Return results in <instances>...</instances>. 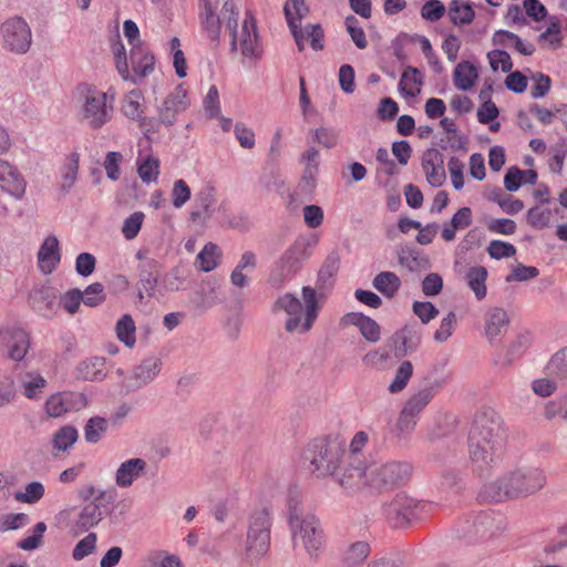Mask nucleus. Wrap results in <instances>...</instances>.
Returning <instances> with one entry per match:
<instances>
[{
	"mask_svg": "<svg viewBox=\"0 0 567 567\" xmlns=\"http://www.w3.org/2000/svg\"><path fill=\"white\" fill-rule=\"evenodd\" d=\"M507 441L501 416L489 410L476 413L468 433V460L474 475L488 477L503 460Z\"/></svg>",
	"mask_w": 567,
	"mask_h": 567,
	"instance_id": "f257e3e1",
	"label": "nucleus"
},
{
	"mask_svg": "<svg viewBox=\"0 0 567 567\" xmlns=\"http://www.w3.org/2000/svg\"><path fill=\"white\" fill-rule=\"evenodd\" d=\"M545 484L546 475L542 468L518 464L497 480L485 484L480 496L489 502L516 499L536 494Z\"/></svg>",
	"mask_w": 567,
	"mask_h": 567,
	"instance_id": "f03ea898",
	"label": "nucleus"
},
{
	"mask_svg": "<svg viewBox=\"0 0 567 567\" xmlns=\"http://www.w3.org/2000/svg\"><path fill=\"white\" fill-rule=\"evenodd\" d=\"M301 300L291 292L280 295L274 302L271 311L274 313L285 312L288 318L285 322V330L288 333L305 334L311 330L318 318L319 303L317 292L312 287L302 288Z\"/></svg>",
	"mask_w": 567,
	"mask_h": 567,
	"instance_id": "7ed1b4c3",
	"label": "nucleus"
},
{
	"mask_svg": "<svg viewBox=\"0 0 567 567\" xmlns=\"http://www.w3.org/2000/svg\"><path fill=\"white\" fill-rule=\"evenodd\" d=\"M346 444L338 437H317L308 443L303 458L317 477L334 475L346 456Z\"/></svg>",
	"mask_w": 567,
	"mask_h": 567,
	"instance_id": "20e7f679",
	"label": "nucleus"
},
{
	"mask_svg": "<svg viewBox=\"0 0 567 567\" xmlns=\"http://www.w3.org/2000/svg\"><path fill=\"white\" fill-rule=\"evenodd\" d=\"M238 10L233 0H225L223 3V17L226 20V28L230 32V51L237 52L238 43L244 58L259 59L262 53L261 45L258 42V32L256 21L251 12H246L240 32L238 27Z\"/></svg>",
	"mask_w": 567,
	"mask_h": 567,
	"instance_id": "39448f33",
	"label": "nucleus"
},
{
	"mask_svg": "<svg viewBox=\"0 0 567 567\" xmlns=\"http://www.w3.org/2000/svg\"><path fill=\"white\" fill-rule=\"evenodd\" d=\"M312 254V245L307 238H298L276 260L269 271L268 284L275 288H282L301 269Z\"/></svg>",
	"mask_w": 567,
	"mask_h": 567,
	"instance_id": "423d86ee",
	"label": "nucleus"
},
{
	"mask_svg": "<svg viewBox=\"0 0 567 567\" xmlns=\"http://www.w3.org/2000/svg\"><path fill=\"white\" fill-rule=\"evenodd\" d=\"M271 516L267 508L254 511L248 518L245 555L250 564H258L269 553Z\"/></svg>",
	"mask_w": 567,
	"mask_h": 567,
	"instance_id": "0eeeda50",
	"label": "nucleus"
},
{
	"mask_svg": "<svg viewBox=\"0 0 567 567\" xmlns=\"http://www.w3.org/2000/svg\"><path fill=\"white\" fill-rule=\"evenodd\" d=\"M116 496L117 492L113 487L99 489L96 496L85 504L78 514L76 519L71 526L72 533L80 535L96 526L104 516L112 513V505Z\"/></svg>",
	"mask_w": 567,
	"mask_h": 567,
	"instance_id": "6e6552de",
	"label": "nucleus"
},
{
	"mask_svg": "<svg viewBox=\"0 0 567 567\" xmlns=\"http://www.w3.org/2000/svg\"><path fill=\"white\" fill-rule=\"evenodd\" d=\"M413 466L406 461H391L372 465L369 470V487L384 492L405 485L412 477Z\"/></svg>",
	"mask_w": 567,
	"mask_h": 567,
	"instance_id": "1a4fd4ad",
	"label": "nucleus"
},
{
	"mask_svg": "<svg viewBox=\"0 0 567 567\" xmlns=\"http://www.w3.org/2000/svg\"><path fill=\"white\" fill-rule=\"evenodd\" d=\"M290 528L295 546L300 543L310 559L317 560L326 545L319 519L315 515L307 514L301 522L295 523Z\"/></svg>",
	"mask_w": 567,
	"mask_h": 567,
	"instance_id": "9d476101",
	"label": "nucleus"
},
{
	"mask_svg": "<svg viewBox=\"0 0 567 567\" xmlns=\"http://www.w3.org/2000/svg\"><path fill=\"white\" fill-rule=\"evenodd\" d=\"M426 505L405 493H398L394 498L385 506L384 513L388 522L394 528H403L412 520L419 519Z\"/></svg>",
	"mask_w": 567,
	"mask_h": 567,
	"instance_id": "9b49d317",
	"label": "nucleus"
},
{
	"mask_svg": "<svg viewBox=\"0 0 567 567\" xmlns=\"http://www.w3.org/2000/svg\"><path fill=\"white\" fill-rule=\"evenodd\" d=\"M502 524V516L484 511L475 514L472 519L464 522L461 529H457V534L460 538H465L470 542L484 540L501 532Z\"/></svg>",
	"mask_w": 567,
	"mask_h": 567,
	"instance_id": "f8f14e48",
	"label": "nucleus"
},
{
	"mask_svg": "<svg viewBox=\"0 0 567 567\" xmlns=\"http://www.w3.org/2000/svg\"><path fill=\"white\" fill-rule=\"evenodd\" d=\"M360 455L347 454L340 467L333 475L337 482L346 489L359 491L369 486V470Z\"/></svg>",
	"mask_w": 567,
	"mask_h": 567,
	"instance_id": "ddd939ff",
	"label": "nucleus"
},
{
	"mask_svg": "<svg viewBox=\"0 0 567 567\" xmlns=\"http://www.w3.org/2000/svg\"><path fill=\"white\" fill-rule=\"evenodd\" d=\"M3 48L14 54H25L32 44V32L21 17L6 20L0 28Z\"/></svg>",
	"mask_w": 567,
	"mask_h": 567,
	"instance_id": "4468645a",
	"label": "nucleus"
},
{
	"mask_svg": "<svg viewBox=\"0 0 567 567\" xmlns=\"http://www.w3.org/2000/svg\"><path fill=\"white\" fill-rule=\"evenodd\" d=\"M82 87H90L83 85ZM113 106L107 105V94L96 91L95 89H87L82 105L81 115L82 120L87 123L93 130L102 127L111 120Z\"/></svg>",
	"mask_w": 567,
	"mask_h": 567,
	"instance_id": "2eb2a0df",
	"label": "nucleus"
},
{
	"mask_svg": "<svg viewBox=\"0 0 567 567\" xmlns=\"http://www.w3.org/2000/svg\"><path fill=\"white\" fill-rule=\"evenodd\" d=\"M135 257L138 260L136 268L138 297L143 299L144 293H146L147 297L153 298L156 296L163 265L157 259L148 257V251L145 249H140Z\"/></svg>",
	"mask_w": 567,
	"mask_h": 567,
	"instance_id": "dca6fc26",
	"label": "nucleus"
},
{
	"mask_svg": "<svg viewBox=\"0 0 567 567\" xmlns=\"http://www.w3.org/2000/svg\"><path fill=\"white\" fill-rule=\"evenodd\" d=\"M30 348V336L19 327L0 329V351L12 360L22 361Z\"/></svg>",
	"mask_w": 567,
	"mask_h": 567,
	"instance_id": "f3484780",
	"label": "nucleus"
},
{
	"mask_svg": "<svg viewBox=\"0 0 567 567\" xmlns=\"http://www.w3.org/2000/svg\"><path fill=\"white\" fill-rule=\"evenodd\" d=\"M60 291L51 286H41L32 289L29 303L34 311L45 318L53 317L59 310Z\"/></svg>",
	"mask_w": 567,
	"mask_h": 567,
	"instance_id": "a211bd4d",
	"label": "nucleus"
},
{
	"mask_svg": "<svg viewBox=\"0 0 567 567\" xmlns=\"http://www.w3.org/2000/svg\"><path fill=\"white\" fill-rule=\"evenodd\" d=\"M130 63L132 66L131 78L126 81L138 84L146 76L153 73L155 68V58L151 51L143 44L133 45L130 52Z\"/></svg>",
	"mask_w": 567,
	"mask_h": 567,
	"instance_id": "6ab92c4d",
	"label": "nucleus"
},
{
	"mask_svg": "<svg viewBox=\"0 0 567 567\" xmlns=\"http://www.w3.org/2000/svg\"><path fill=\"white\" fill-rule=\"evenodd\" d=\"M219 3L218 0H200L198 18L203 30L206 32L208 39L217 45L220 38L221 20L226 22L223 14L216 13Z\"/></svg>",
	"mask_w": 567,
	"mask_h": 567,
	"instance_id": "aec40b11",
	"label": "nucleus"
},
{
	"mask_svg": "<svg viewBox=\"0 0 567 567\" xmlns=\"http://www.w3.org/2000/svg\"><path fill=\"white\" fill-rule=\"evenodd\" d=\"M421 340L422 337L416 324H405L403 328L395 331L391 338L394 348V357L403 359L415 352L421 344Z\"/></svg>",
	"mask_w": 567,
	"mask_h": 567,
	"instance_id": "412c9836",
	"label": "nucleus"
},
{
	"mask_svg": "<svg viewBox=\"0 0 567 567\" xmlns=\"http://www.w3.org/2000/svg\"><path fill=\"white\" fill-rule=\"evenodd\" d=\"M422 168L427 183L432 187H440L446 179L444 169V157L436 148H429L422 156Z\"/></svg>",
	"mask_w": 567,
	"mask_h": 567,
	"instance_id": "4be33fe9",
	"label": "nucleus"
},
{
	"mask_svg": "<svg viewBox=\"0 0 567 567\" xmlns=\"http://www.w3.org/2000/svg\"><path fill=\"white\" fill-rule=\"evenodd\" d=\"M162 362L157 358H147L134 367L132 375L127 379V390H137L151 383L159 373Z\"/></svg>",
	"mask_w": 567,
	"mask_h": 567,
	"instance_id": "5701e85b",
	"label": "nucleus"
},
{
	"mask_svg": "<svg viewBox=\"0 0 567 567\" xmlns=\"http://www.w3.org/2000/svg\"><path fill=\"white\" fill-rule=\"evenodd\" d=\"M187 107L186 91L179 84L174 92L169 93L158 107L161 121L165 126H172L176 122V115Z\"/></svg>",
	"mask_w": 567,
	"mask_h": 567,
	"instance_id": "b1692460",
	"label": "nucleus"
},
{
	"mask_svg": "<svg viewBox=\"0 0 567 567\" xmlns=\"http://www.w3.org/2000/svg\"><path fill=\"white\" fill-rule=\"evenodd\" d=\"M446 378L435 379L430 384L413 394L403 406V410L410 413L415 419L423 411V409L432 401L435 393L443 388Z\"/></svg>",
	"mask_w": 567,
	"mask_h": 567,
	"instance_id": "393cba45",
	"label": "nucleus"
},
{
	"mask_svg": "<svg viewBox=\"0 0 567 567\" xmlns=\"http://www.w3.org/2000/svg\"><path fill=\"white\" fill-rule=\"evenodd\" d=\"M61 261L59 240L55 236H48L38 251V266L44 275L53 272Z\"/></svg>",
	"mask_w": 567,
	"mask_h": 567,
	"instance_id": "a878e982",
	"label": "nucleus"
},
{
	"mask_svg": "<svg viewBox=\"0 0 567 567\" xmlns=\"http://www.w3.org/2000/svg\"><path fill=\"white\" fill-rule=\"evenodd\" d=\"M0 186L17 198H20L25 192V182L21 174L2 158H0Z\"/></svg>",
	"mask_w": 567,
	"mask_h": 567,
	"instance_id": "bb28decb",
	"label": "nucleus"
},
{
	"mask_svg": "<svg viewBox=\"0 0 567 567\" xmlns=\"http://www.w3.org/2000/svg\"><path fill=\"white\" fill-rule=\"evenodd\" d=\"M147 464L145 460L135 457L130 458L123 462L116 473H115V483L121 488L130 487L134 481L145 474Z\"/></svg>",
	"mask_w": 567,
	"mask_h": 567,
	"instance_id": "cd10ccee",
	"label": "nucleus"
},
{
	"mask_svg": "<svg viewBox=\"0 0 567 567\" xmlns=\"http://www.w3.org/2000/svg\"><path fill=\"white\" fill-rule=\"evenodd\" d=\"M342 322L359 328L361 334L369 342H378L381 337L380 326L372 318L361 312H349L343 316Z\"/></svg>",
	"mask_w": 567,
	"mask_h": 567,
	"instance_id": "c85d7f7f",
	"label": "nucleus"
},
{
	"mask_svg": "<svg viewBox=\"0 0 567 567\" xmlns=\"http://www.w3.org/2000/svg\"><path fill=\"white\" fill-rule=\"evenodd\" d=\"M509 326V317L503 308H492L485 315V336L491 343L506 332Z\"/></svg>",
	"mask_w": 567,
	"mask_h": 567,
	"instance_id": "c756f323",
	"label": "nucleus"
},
{
	"mask_svg": "<svg viewBox=\"0 0 567 567\" xmlns=\"http://www.w3.org/2000/svg\"><path fill=\"white\" fill-rule=\"evenodd\" d=\"M473 221V214L470 207L460 208L451 218L450 223L446 224L441 233L442 238L445 241H452L455 239L456 230L467 228Z\"/></svg>",
	"mask_w": 567,
	"mask_h": 567,
	"instance_id": "7c9ffc66",
	"label": "nucleus"
},
{
	"mask_svg": "<svg viewBox=\"0 0 567 567\" xmlns=\"http://www.w3.org/2000/svg\"><path fill=\"white\" fill-rule=\"evenodd\" d=\"M196 210L192 213L193 220L208 218L215 210V189L213 186L203 187L195 196Z\"/></svg>",
	"mask_w": 567,
	"mask_h": 567,
	"instance_id": "2f4dec72",
	"label": "nucleus"
},
{
	"mask_svg": "<svg viewBox=\"0 0 567 567\" xmlns=\"http://www.w3.org/2000/svg\"><path fill=\"white\" fill-rule=\"evenodd\" d=\"M416 419L402 409L398 420L389 426V436L399 443L414 431Z\"/></svg>",
	"mask_w": 567,
	"mask_h": 567,
	"instance_id": "473e14b6",
	"label": "nucleus"
},
{
	"mask_svg": "<svg viewBox=\"0 0 567 567\" xmlns=\"http://www.w3.org/2000/svg\"><path fill=\"white\" fill-rule=\"evenodd\" d=\"M372 285L385 298H393L401 287V280L392 271H381L374 277Z\"/></svg>",
	"mask_w": 567,
	"mask_h": 567,
	"instance_id": "72a5a7b5",
	"label": "nucleus"
},
{
	"mask_svg": "<svg viewBox=\"0 0 567 567\" xmlns=\"http://www.w3.org/2000/svg\"><path fill=\"white\" fill-rule=\"evenodd\" d=\"M476 68L468 61L460 62L454 70V85L462 91L470 90L477 79Z\"/></svg>",
	"mask_w": 567,
	"mask_h": 567,
	"instance_id": "f704fd0d",
	"label": "nucleus"
},
{
	"mask_svg": "<svg viewBox=\"0 0 567 567\" xmlns=\"http://www.w3.org/2000/svg\"><path fill=\"white\" fill-rule=\"evenodd\" d=\"M220 301L221 299L218 297L217 287L212 282L200 286L192 298L194 306L200 310H207Z\"/></svg>",
	"mask_w": 567,
	"mask_h": 567,
	"instance_id": "c9c22d12",
	"label": "nucleus"
},
{
	"mask_svg": "<svg viewBox=\"0 0 567 567\" xmlns=\"http://www.w3.org/2000/svg\"><path fill=\"white\" fill-rule=\"evenodd\" d=\"M466 281L468 287L475 293L478 300H482L486 296V279L487 270L483 266L471 267L466 272Z\"/></svg>",
	"mask_w": 567,
	"mask_h": 567,
	"instance_id": "e433bc0d",
	"label": "nucleus"
},
{
	"mask_svg": "<svg viewBox=\"0 0 567 567\" xmlns=\"http://www.w3.org/2000/svg\"><path fill=\"white\" fill-rule=\"evenodd\" d=\"M220 257L219 248L213 243H207L196 257L195 265L199 270L208 272L218 266Z\"/></svg>",
	"mask_w": 567,
	"mask_h": 567,
	"instance_id": "4c0bfd02",
	"label": "nucleus"
},
{
	"mask_svg": "<svg viewBox=\"0 0 567 567\" xmlns=\"http://www.w3.org/2000/svg\"><path fill=\"white\" fill-rule=\"evenodd\" d=\"M78 430L72 425L60 427L52 437L53 450L58 452L68 451L78 440Z\"/></svg>",
	"mask_w": 567,
	"mask_h": 567,
	"instance_id": "58836bf2",
	"label": "nucleus"
},
{
	"mask_svg": "<svg viewBox=\"0 0 567 567\" xmlns=\"http://www.w3.org/2000/svg\"><path fill=\"white\" fill-rule=\"evenodd\" d=\"M23 395L34 400L40 396L47 385V380L37 372H28L21 381Z\"/></svg>",
	"mask_w": 567,
	"mask_h": 567,
	"instance_id": "ea45409f",
	"label": "nucleus"
},
{
	"mask_svg": "<svg viewBox=\"0 0 567 567\" xmlns=\"http://www.w3.org/2000/svg\"><path fill=\"white\" fill-rule=\"evenodd\" d=\"M135 322L130 315H123L115 326L116 337L126 347L135 344Z\"/></svg>",
	"mask_w": 567,
	"mask_h": 567,
	"instance_id": "a19ab883",
	"label": "nucleus"
},
{
	"mask_svg": "<svg viewBox=\"0 0 567 567\" xmlns=\"http://www.w3.org/2000/svg\"><path fill=\"white\" fill-rule=\"evenodd\" d=\"M450 18L454 24H470L475 17L471 4L463 3L461 0H453L450 3Z\"/></svg>",
	"mask_w": 567,
	"mask_h": 567,
	"instance_id": "79ce46f5",
	"label": "nucleus"
},
{
	"mask_svg": "<svg viewBox=\"0 0 567 567\" xmlns=\"http://www.w3.org/2000/svg\"><path fill=\"white\" fill-rule=\"evenodd\" d=\"M137 173L144 183L156 182L159 175V161L153 155H148L137 161Z\"/></svg>",
	"mask_w": 567,
	"mask_h": 567,
	"instance_id": "37998d69",
	"label": "nucleus"
},
{
	"mask_svg": "<svg viewBox=\"0 0 567 567\" xmlns=\"http://www.w3.org/2000/svg\"><path fill=\"white\" fill-rule=\"evenodd\" d=\"M107 431V420L102 416H93L84 426V437L87 443H97Z\"/></svg>",
	"mask_w": 567,
	"mask_h": 567,
	"instance_id": "c03bdc74",
	"label": "nucleus"
},
{
	"mask_svg": "<svg viewBox=\"0 0 567 567\" xmlns=\"http://www.w3.org/2000/svg\"><path fill=\"white\" fill-rule=\"evenodd\" d=\"M104 367L105 360L103 358L95 357L82 362L79 370L85 380H103L106 375Z\"/></svg>",
	"mask_w": 567,
	"mask_h": 567,
	"instance_id": "a18cd8bd",
	"label": "nucleus"
},
{
	"mask_svg": "<svg viewBox=\"0 0 567 567\" xmlns=\"http://www.w3.org/2000/svg\"><path fill=\"white\" fill-rule=\"evenodd\" d=\"M371 548L367 542H355L344 553L343 560L349 566L362 564L370 555Z\"/></svg>",
	"mask_w": 567,
	"mask_h": 567,
	"instance_id": "49530a36",
	"label": "nucleus"
},
{
	"mask_svg": "<svg viewBox=\"0 0 567 567\" xmlns=\"http://www.w3.org/2000/svg\"><path fill=\"white\" fill-rule=\"evenodd\" d=\"M413 374V365L410 361L405 360L401 362L395 371V375L393 381L389 385V391L391 393H396L402 391L406 385L409 380Z\"/></svg>",
	"mask_w": 567,
	"mask_h": 567,
	"instance_id": "de8ad7c7",
	"label": "nucleus"
},
{
	"mask_svg": "<svg viewBox=\"0 0 567 567\" xmlns=\"http://www.w3.org/2000/svg\"><path fill=\"white\" fill-rule=\"evenodd\" d=\"M340 257L337 251H331L318 272V284L324 286L339 270Z\"/></svg>",
	"mask_w": 567,
	"mask_h": 567,
	"instance_id": "09e8293b",
	"label": "nucleus"
},
{
	"mask_svg": "<svg viewBox=\"0 0 567 567\" xmlns=\"http://www.w3.org/2000/svg\"><path fill=\"white\" fill-rule=\"evenodd\" d=\"M44 495V486L41 482H31L27 484L24 492H17L14 494L16 501L20 503L34 504L39 502Z\"/></svg>",
	"mask_w": 567,
	"mask_h": 567,
	"instance_id": "8fccbe9b",
	"label": "nucleus"
},
{
	"mask_svg": "<svg viewBox=\"0 0 567 567\" xmlns=\"http://www.w3.org/2000/svg\"><path fill=\"white\" fill-rule=\"evenodd\" d=\"M83 296L82 291L78 288L70 289L63 296L60 293L59 309H64L68 313L74 315L78 312L80 305L82 302Z\"/></svg>",
	"mask_w": 567,
	"mask_h": 567,
	"instance_id": "3c124183",
	"label": "nucleus"
},
{
	"mask_svg": "<svg viewBox=\"0 0 567 567\" xmlns=\"http://www.w3.org/2000/svg\"><path fill=\"white\" fill-rule=\"evenodd\" d=\"M171 51L173 53V64L176 75L181 79L187 75V65L185 54L181 49V41L178 38H173L169 41Z\"/></svg>",
	"mask_w": 567,
	"mask_h": 567,
	"instance_id": "603ef678",
	"label": "nucleus"
},
{
	"mask_svg": "<svg viewBox=\"0 0 567 567\" xmlns=\"http://www.w3.org/2000/svg\"><path fill=\"white\" fill-rule=\"evenodd\" d=\"M97 536L95 533H89L73 548L72 557L74 560H82L96 549Z\"/></svg>",
	"mask_w": 567,
	"mask_h": 567,
	"instance_id": "864d4df0",
	"label": "nucleus"
},
{
	"mask_svg": "<svg viewBox=\"0 0 567 567\" xmlns=\"http://www.w3.org/2000/svg\"><path fill=\"white\" fill-rule=\"evenodd\" d=\"M82 302L87 307H96L105 300L104 286L101 282H93L82 291Z\"/></svg>",
	"mask_w": 567,
	"mask_h": 567,
	"instance_id": "5fc2aeb1",
	"label": "nucleus"
},
{
	"mask_svg": "<svg viewBox=\"0 0 567 567\" xmlns=\"http://www.w3.org/2000/svg\"><path fill=\"white\" fill-rule=\"evenodd\" d=\"M144 217V213L135 212L125 218L122 227V234L126 239H134L138 235Z\"/></svg>",
	"mask_w": 567,
	"mask_h": 567,
	"instance_id": "6e6d98bb",
	"label": "nucleus"
},
{
	"mask_svg": "<svg viewBox=\"0 0 567 567\" xmlns=\"http://www.w3.org/2000/svg\"><path fill=\"white\" fill-rule=\"evenodd\" d=\"M344 24L357 48L361 50L365 49L368 41L363 29L358 25V19L354 16H349L346 18Z\"/></svg>",
	"mask_w": 567,
	"mask_h": 567,
	"instance_id": "4d7b16f0",
	"label": "nucleus"
},
{
	"mask_svg": "<svg viewBox=\"0 0 567 567\" xmlns=\"http://www.w3.org/2000/svg\"><path fill=\"white\" fill-rule=\"evenodd\" d=\"M47 530V525L43 522L35 524L33 528V535L21 539L18 543V547L23 550H33L42 545L43 534Z\"/></svg>",
	"mask_w": 567,
	"mask_h": 567,
	"instance_id": "13d9d810",
	"label": "nucleus"
},
{
	"mask_svg": "<svg viewBox=\"0 0 567 567\" xmlns=\"http://www.w3.org/2000/svg\"><path fill=\"white\" fill-rule=\"evenodd\" d=\"M487 252L491 256V258L498 260L515 256L516 248L514 245L506 241L492 240L487 247Z\"/></svg>",
	"mask_w": 567,
	"mask_h": 567,
	"instance_id": "bf43d9fd",
	"label": "nucleus"
},
{
	"mask_svg": "<svg viewBox=\"0 0 567 567\" xmlns=\"http://www.w3.org/2000/svg\"><path fill=\"white\" fill-rule=\"evenodd\" d=\"M489 65L493 71H497L499 65L504 73L511 72L513 62L511 55L504 50H493L487 53Z\"/></svg>",
	"mask_w": 567,
	"mask_h": 567,
	"instance_id": "052dcab7",
	"label": "nucleus"
},
{
	"mask_svg": "<svg viewBox=\"0 0 567 567\" xmlns=\"http://www.w3.org/2000/svg\"><path fill=\"white\" fill-rule=\"evenodd\" d=\"M412 310L424 324L429 323L439 315V309L430 301H414Z\"/></svg>",
	"mask_w": 567,
	"mask_h": 567,
	"instance_id": "680f3d73",
	"label": "nucleus"
},
{
	"mask_svg": "<svg viewBox=\"0 0 567 567\" xmlns=\"http://www.w3.org/2000/svg\"><path fill=\"white\" fill-rule=\"evenodd\" d=\"M190 198V188L184 179L174 182L172 189V203L176 208L184 206Z\"/></svg>",
	"mask_w": 567,
	"mask_h": 567,
	"instance_id": "e2e57ef3",
	"label": "nucleus"
},
{
	"mask_svg": "<svg viewBox=\"0 0 567 567\" xmlns=\"http://www.w3.org/2000/svg\"><path fill=\"white\" fill-rule=\"evenodd\" d=\"M183 282L184 279L181 276L179 269L174 268L163 277L158 292L163 296L165 292L178 291L182 288Z\"/></svg>",
	"mask_w": 567,
	"mask_h": 567,
	"instance_id": "0e129e2a",
	"label": "nucleus"
},
{
	"mask_svg": "<svg viewBox=\"0 0 567 567\" xmlns=\"http://www.w3.org/2000/svg\"><path fill=\"white\" fill-rule=\"evenodd\" d=\"M456 326V315L450 311L441 321L440 328L434 333V340L437 342L446 341L453 333Z\"/></svg>",
	"mask_w": 567,
	"mask_h": 567,
	"instance_id": "69168bd1",
	"label": "nucleus"
},
{
	"mask_svg": "<svg viewBox=\"0 0 567 567\" xmlns=\"http://www.w3.org/2000/svg\"><path fill=\"white\" fill-rule=\"evenodd\" d=\"M444 13L445 7L440 0H429L421 9L422 18L431 22L439 21Z\"/></svg>",
	"mask_w": 567,
	"mask_h": 567,
	"instance_id": "338daca9",
	"label": "nucleus"
},
{
	"mask_svg": "<svg viewBox=\"0 0 567 567\" xmlns=\"http://www.w3.org/2000/svg\"><path fill=\"white\" fill-rule=\"evenodd\" d=\"M30 518L24 513H11L6 515L0 523V530H16L19 529L27 524H29Z\"/></svg>",
	"mask_w": 567,
	"mask_h": 567,
	"instance_id": "774afa93",
	"label": "nucleus"
}]
</instances>
